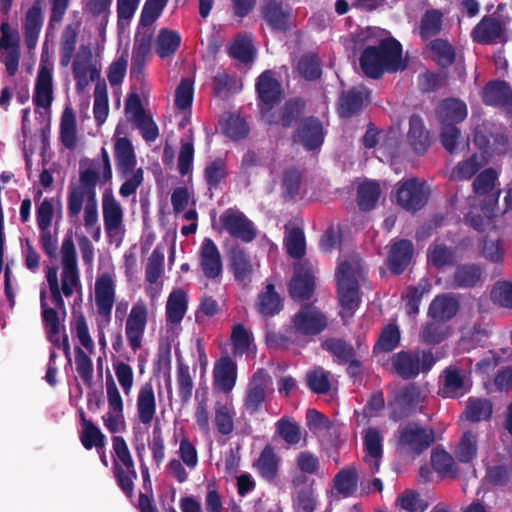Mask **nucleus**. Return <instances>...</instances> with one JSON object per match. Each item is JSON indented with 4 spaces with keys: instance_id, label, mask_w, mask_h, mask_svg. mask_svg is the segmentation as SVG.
<instances>
[{
    "instance_id": "1",
    "label": "nucleus",
    "mask_w": 512,
    "mask_h": 512,
    "mask_svg": "<svg viewBox=\"0 0 512 512\" xmlns=\"http://www.w3.org/2000/svg\"><path fill=\"white\" fill-rule=\"evenodd\" d=\"M99 181V173L93 168H82L80 162L79 184L69 186L67 198L68 216L72 218L78 217L86 198L84 207V225L86 229H90L98 222V206L96 198V186Z\"/></svg>"
},
{
    "instance_id": "2",
    "label": "nucleus",
    "mask_w": 512,
    "mask_h": 512,
    "mask_svg": "<svg viewBox=\"0 0 512 512\" xmlns=\"http://www.w3.org/2000/svg\"><path fill=\"white\" fill-rule=\"evenodd\" d=\"M359 64L363 73L372 79H380L385 72H397L407 67L402 61L401 43L392 37L380 40L377 46L366 47Z\"/></svg>"
},
{
    "instance_id": "3",
    "label": "nucleus",
    "mask_w": 512,
    "mask_h": 512,
    "mask_svg": "<svg viewBox=\"0 0 512 512\" xmlns=\"http://www.w3.org/2000/svg\"><path fill=\"white\" fill-rule=\"evenodd\" d=\"M361 276V266L358 262L342 261L335 272L337 297L342 308V319L354 316L359 308L361 298L359 294L358 277Z\"/></svg>"
},
{
    "instance_id": "4",
    "label": "nucleus",
    "mask_w": 512,
    "mask_h": 512,
    "mask_svg": "<svg viewBox=\"0 0 512 512\" xmlns=\"http://www.w3.org/2000/svg\"><path fill=\"white\" fill-rule=\"evenodd\" d=\"M393 372L404 380L416 378L420 373L429 372L436 363L431 350H402L392 355Z\"/></svg>"
},
{
    "instance_id": "5",
    "label": "nucleus",
    "mask_w": 512,
    "mask_h": 512,
    "mask_svg": "<svg viewBox=\"0 0 512 512\" xmlns=\"http://www.w3.org/2000/svg\"><path fill=\"white\" fill-rule=\"evenodd\" d=\"M112 446L116 455V459L113 460V474L117 485L127 498L132 499L134 496V480L137 479L132 455L122 436H113Z\"/></svg>"
},
{
    "instance_id": "6",
    "label": "nucleus",
    "mask_w": 512,
    "mask_h": 512,
    "mask_svg": "<svg viewBox=\"0 0 512 512\" xmlns=\"http://www.w3.org/2000/svg\"><path fill=\"white\" fill-rule=\"evenodd\" d=\"M435 441L433 428L411 421L399 428L398 446L402 452L419 456Z\"/></svg>"
},
{
    "instance_id": "7",
    "label": "nucleus",
    "mask_w": 512,
    "mask_h": 512,
    "mask_svg": "<svg viewBox=\"0 0 512 512\" xmlns=\"http://www.w3.org/2000/svg\"><path fill=\"white\" fill-rule=\"evenodd\" d=\"M62 272L61 289L65 297L73 295L74 289H81V281L77 265L76 249L72 232H68L61 245Z\"/></svg>"
},
{
    "instance_id": "8",
    "label": "nucleus",
    "mask_w": 512,
    "mask_h": 512,
    "mask_svg": "<svg viewBox=\"0 0 512 512\" xmlns=\"http://www.w3.org/2000/svg\"><path fill=\"white\" fill-rule=\"evenodd\" d=\"M396 202L399 206L409 212L421 210L428 202L429 190L425 183L418 178L412 177L396 184Z\"/></svg>"
},
{
    "instance_id": "9",
    "label": "nucleus",
    "mask_w": 512,
    "mask_h": 512,
    "mask_svg": "<svg viewBox=\"0 0 512 512\" xmlns=\"http://www.w3.org/2000/svg\"><path fill=\"white\" fill-rule=\"evenodd\" d=\"M291 330L303 336H316L328 326V318L313 304H304L291 318Z\"/></svg>"
},
{
    "instance_id": "10",
    "label": "nucleus",
    "mask_w": 512,
    "mask_h": 512,
    "mask_svg": "<svg viewBox=\"0 0 512 512\" xmlns=\"http://www.w3.org/2000/svg\"><path fill=\"white\" fill-rule=\"evenodd\" d=\"M425 395L418 383L409 382L394 394V400L389 403L390 418L399 421L410 416L424 402Z\"/></svg>"
},
{
    "instance_id": "11",
    "label": "nucleus",
    "mask_w": 512,
    "mask_h": 512,
    "mask_svg": "<svg viewBox=\"0 0 512 512\" xmlns=\"http://www.w3.org/2000/svg\"><path fill=\"white\" fill-rule=\"evenodd\" d=\"M472 388L471 373L456 366L446 367L440 376L438 395L442 398L458 399Z\"/></svg>"
},
{
    "instance_id": "12",
    "label": "nucleus",
    "mask_w": 512,
    "mask_h": 512,
    "mask_svg": "<svg viewBox=\"0 0 512 512\" xmlns=\"http://www.w3.org/2000/svg\"><path fill=\"white\" fill-rule=\"evenodd\" d=\"M509 18L496 17V13L485 15L473 27L471 39L474 43L482 45H491L501 42L505 39Z\"/></svg>"
},
{
    "instance_id": "13",
    "label": "nucleus",
    "mask_w": 512,
    "mask_h": 512,
    "mask_svg": "<svg viewBox=\"0 0 512 512\" xmlns=\"http://www.w3.org/2000/svg\"><path fill=\"white\" fill-rule=\"evenodd\" d=\"M222 228L235 239L242 242L250 243L256 236L257 232L253 222L246 215L233 208L226 209L219 217Z\"/></svg>"
},
{
    "instance_id": "14",
    "label": "nucleus",
    "mask_w": 512,
    "mask_h": 512,
    "mask_svg": "<svg viewBox=\"0 0 512 512\" xmlns=\"http://www.w3.org/2000/svg\"><path fill=\"white\" fill-rule=\"evenodd\" d=\"M370 91L364 85L344 90L338 97L336 111L340 118L350 119L360 115L370 103Z\"/></svg>"
},
{
    "instance_id": "15",
    "label": "nucleus",
    "mask_w": 512,
    "mask_h": 512,
    "mask_svg": "<svg viewBox=\"0 0 512 512\" xmlns=\"http://www.w3.org/2000/svg\"><path fill=\"white\" fill-rule=\"evenodd\" d=\"M271 385L272 378L264 369H258L253 374L248 383L243 403L245 411L250 416L261 410Z\"/></svg>"
},
{
    "instance_id": "16",
    "label": "nucleus",
    "mask_w": 512,
    "mask_h": 512,
    "mask_svg": "<svg viewBox=\"0 0 512 512\" xmlns=\"http://www.w3.org/2000/svg\"><path fill=\"white\" fill-rule=\"evenodd\" d=\"M260 16L274 32L285 33L292 26V9L281 0H264Z\"/></svg>"
},
{
    "instance_id": "17",
    "label": "nucleus",
    "mask_w": 512,
    "mask_h": 512,
    "mask_svg": "<svg viewBox=\"0 0 512 512\" xmlns=\"http://www.w3.org/2000/svg\"><path fill=\"white\" fill-rule=\"evenodd\" d=\"M255 91L258 99V106L262 112L272 109V107L280 102L282 97V86L275 77L273 70L267 69L263 71L256 79Z\"/></svg>"
},
{
    "instance_id": "18",
    "label": "nucleus",
    "mask_w": 512,
    "mask_h": 512,
    "mask_svg": "<svg viewBox=\"0 0 512 512\" xmlns=\"http://www.w3.org/2000/svg\"><path fill=\"white\" fill-rule=\"evenodd\" d=\"M127 117L141 130L142 137L147 142H153L159 135V130L153 119L146 114L138 94H129L125 102Z\"/></svg>"
},
{
    "instance_id": "19",
    "label": "nucleus",
    "mask_w": 512,
    "mask_h": 512,
    "mask_svg": "<svg viewBox=\"0 0 512 512\" xmlns=\"http://www.w3.org/2000/svg\"><path fill=\"white\" fill-rule=\"evenodd\" d=\"M293 141L300 143L307 151L319 149L324 142L322 122L314 116L302 118L293 135Z\"/></svg>"
},
{
    "instance_id": "20",
    "label": "nucleus",
    "mask_w": 512,
    "mask_h": 512,
    "mask_svg": "<svg viewBox=\"0 0 512 512\" xmlns=\"http://www.w3.org/2000/svg\"><path fill=\"white\" fill-rule=\"evenodd\" d=\"M315 291V276L307 263L295 267L289 283V295L295 301L310 300Z\"/></svg>"
},
{
    "instance_id": "21",
    "label": "nucleus",
    "mask_w": 512,
    "mask_h": 512,
    "mask_svg": "<svg viewBox=\"0 0 512 512\" xmlns=\"http://www.w3.org/2000/svg\"><path fill=\"white\" fill-rule=\"evenodd\" d=\"M147 308L143 303L132 306L125 325V334L131 349L136 352L142 346V339L147 325Z\"/></svg>"
},
{
    "instance_id": "22",
    "label": "nucleus",
    "mask_w": 512,
    "mask_h": 512,
    "mask_svg": "<svg viewBox=\"0 0 512 512\" xmlns=\"http://www.w3.org/2000/svg\"><path fill=\"white\" fill-rule=\"evenodd\" d=\"M199 264L203 275L209 280L221 278L223 262L217 245L211 238H205L199 250Z\"/></svg>"
},
{
    "instance_id": "23",
    "label": "nucleus",
    "mask_w": 512,
    "mask_h": 512,
    "mask_svg": "<svg viewBox=\"0 0 512 512\" xmlns=\"http://www.w3.org/2000/svg\"><path fill=\"white\" fill-rule=\"evenodd\" d=\"M42 0H36L25 13L23 18L24 42L29 51L37 46L38 39L44 23V14L41 6Z\"/></svg>"
},
{
    "instance_id": "24",
    "label": "nucleus",
    "mask_w": 512,
    "mask_h": 512,
    "mask_svg": "<svg viewBox=\"0 0 512 512\" xmlns=\"http://www.w3.org/2000/svg\"><path fill=\"white\" fill-rule=\"evenodd\" d=\"M115 301V284L112 277L104 273L95 282V303L99 315L110 321L111 311Z\"/></svg>"
},
{
    "instance_id": "25",
    "label": "nucleus",
    "mask_w": 512,
    "mask_h": 512,
    "mask_svg": "<svg viewBox=\"0 0 512 512\" xmlns=\"http://www.w3.org/2000/svg\"><path fill=\"white\" fill-rule=\"evenodd\" d=\"M237 381V363L228 355L218 359L213 368V384L224 393H230Z\"/></svg>"
},
{
    "instance_id": "26",
    "label": "nucleus",
    "mask_w": 512,
    "mask_h": 512,
    "mask_svg": "<svg viewBox=\"0 0 512 512\" xmlns=\"http://www.w3.org/2000/svg\"><path fill=\"white\" fill-rule=\"evenodd\" d=\"M229 264L235 281L247 286L252 281L253 265L250 255L240 245H234L229 251Z\"/></svg>"
},
{
    "instance_id": "27",
    "label": "nucleus",
    "mask_w": 512,
    "mask_h": 512,
    "mask_svg": "<svg viewBox=\"0 0 512 512\" xmlns=\"http://www.w3.org/2000/svg\"><path fill=\"white\" fill-rule=\"evenodd\" d=\"M40 307L42 322L48 340L55 348H62V338L59 336L61 330V319L59 317V313L53 309V307L48 305L46 290L44 288L40 291Z\"/></svg>"
},
{
    "instance_id": "28",
    "label": "nucleus",
    "mask_w": 512,
    "mask_h": 512,
    "mask_svg": "<svg viewBox=\"0 0 512 512\" xmlns=\"http://www.w3.org/2000/svg\"><path fill=\"white\" fill-rule=\"evenodd\" d=\"M114 158L116 169L120 176L126 178L135 171L137 158L129 138L120 137L115 140Z\"/></svg>"
},
{
    "instance_id": "29",
    "label": "nucleus",
    "mask_w": 512,
    "mask_h": 512,
    "mask_svg": "<svg viewBox=\"0 0 512 512\" xmlns=\"http://www.w3.org/2000/svg\"><path fill=\"white\" fill-rule=\"evenodd\" d=\"M364 461L373 473H377L383 456V437L375 427H369L363 433Z\"/></svg>"
},
{
    "instance_id": "30",
    "label": "nucleus",
    "mask_w": 512,
    "mask_h": 512,
    "mask_svg": "<svg viewBox=\"0 0 512 512\" xmlns=\"http://www.w3.org/2000/svg\"><path fill=\"white\" fill-rule=\"evenodd\" d=\"M436 115L441 126H457L467 117V106L461 100L447 98L440 102Z\"/></svg>"
},
{
    "instance_id": "31",
    "label": "nucleus",
    "mask_w": 512,
    "mask_h": 512,
    "mask_svg": "<svg viewBox=\"0 0 512 512\" xmlns=\"http://www.w3.org/2000/svg\"><path fill=\"white\" fill-rule=\"evenodd\" d=\"M53 101L52 70L40 64L35 82L33 103L39 108H49Z\"/></svg>"
},
{
    "instance_id": "32",
    "label": "nucleus",
    "mask_w": 512,
    "mask_h": 512,
    "mask_svg": "<svg viewBox=\"0 0 512 512\" xmlns=\"http://www.w3.org/2000/svg\"><path fill=\"white\" fill-rule=\"evenodd\" d=\"M407 139L412 150L418 155L425 154L431 145L430 132L426 129L423 119L417 114L409 118Z\"/></svg>"
},
{
    "instance_id": "33",
    "label": "nucleus",
    "mask_w": 512,
    "mask_h": 512,
    "mask_svg": "<svg viewBox=\"0 0 512 512\" xmlns=\"http://www.w3.org/2000/svg\"><path fill=\"white\" fill-rule=\"evenodd\" d=\"M413 244L410 240L395 241L389 250L388 263L392 273L399 275L405 271L413 256Z\"/></svg>"
},
{
    "instance_id": "34",
    "label": "nucleus",
    "mask_w": 512,
    "mask_h": 512,
    "mask_svg": "<svg viewBox=\"0 0 512 512\" xmlns=\"http://www.w3.org/2000/svg\"><path fill=\"white\" fill-rule=\"evenodd\" d=\"M482 100L489 106L507 107L512 104V89L503 80L490 81L483 88Z\"/></svg>"
},
{
    "instance_id": "35",
    "label": "nucleus",
    "mask_w": 512,
    "mask_h": 512,
    "mask_svg": "<svg viewBox=\"0 0 512 512\" xmlns=\"http://www.w3.org/2000/svg\"><path fill=\"white\" fill-rule=\"evenodd\" d=\"M255 307L257 312L265 318L273 317L283 310V299L276 291L274 284H267L258 294Z\"/></svg>"
},
{
    "instance_id": "36",
    "label": "nucleus",
    "mask_w": 512,
    "mask_h": 512,
    "mask_svg": "<svg viewBox=\"0 0 512 512\" xmlns=\"http://www.w3.org/2000/svg\"><path fill=\"white\" fill-rule=\"evenodd\" d=\"M458 299L450 294L437 295L430 303L428 308V316L433 320L449 321L459 311Z\"/></svg>"
},
{
    "instance_id": "37",
    "label": "nucleus",
    "mask_w": 512,
    "mask_h": 512,
    "mask_svg": "<svg viewBox=\"0 0 512 512\" xmlns=\"http://www.w3.org/2000/svg\"><path fill=\"white\" fill-rule=\"evenodd\" d=\"M483 282V269L478 264L458 265L452 276V286L457 289L474 288Z\"/></svg>"
},
{
    "instance_id": "38",
    "label": "nucleus",
    "mask_w": 512,
    "mask_h": 512,
    "mask_svg": "<svg viewBox=\"0 0 512 512\" xmlns=\"http://www.w3.org/2000/svg\"><path fill=\"white\" fill-rule=\"evenodd\" d=\"M102 210L106 232L111 233L117 230L122 223L123 211L111 190H106L103 193Z\"/></svg>"
},
{
    "instance_id": "39",
    "label": "nucleus",
    "mask_w": 512,
    "mask_h": 512,
    "mask_svg": "<svg viewBox=\"0 0 512 512\" xmlns=\"http://www.w3.org/2000/svg\"><path fill=\"white\" fill-rule=\"evenodd\" d=\"M280 457L276 454L271 445H266L260 453L259 458L254 463L260 476L269 481H274L278 476Z\"/></svg>"
},
{
    "instance_id": "40",
    "label": "nucleus",
    "mask_w": 512,
    "mask_h": 512,
    "mask_svg": "<svg viewBox=\"0 0 512 512\" xmlns=\"http://www.w3.org/2000/svg\"><path fill=\"white\" fill-rule=\"evenodd\" d=\"M188 309V297L186 292L177 288L171 291L166 302V321L178 324L184 318Z\"/></svg>"
},
{
    "instance_id": "41",
    "label": "nucleus",
    "mask_w": 512,
    "mask_h": 512,
    "mask_svg": "<svg viewBox=\"0 0 512 512\" xmlns=\"http://www.w3.org/2000/svg\"><path fill=\"white\" fill-rule=\"evenodd\" d=\"M137 412L139 421L150 424L156 412V400L151 383H145L139 390L137 398Z\"/></svg>"
},
{
    "instance_id": "42",
    "label": "nucleus",
    "mask_w": 512,
    "mask_h": 512,
    "mask_svg": "<svg viewBox=\"0 0 512 512\" xmlns=\"http://www.w3.org/2000/svg\"><path fill=\"white\" fill-rule=\"evenodd\" d=\"M82 429L79 434L81 444L86 450H91L95 447L97 450H102L106 446V436L102 433L100 428L96 426L91 420L85 418L84 413L81 414Z\"/></svg>"
},
{
    "instance_id": "43",
    "label": "nucleus",
    "mask_w": 512,
    "mask_h": 512,
    "mask_svg": "<svg viewBox=\"0 0 512 512\" xmlns=\"http://www.w3.org/2000/svg\"><path fill=\"white\" fill-rule=\"evenodd\" d=\"M493 413V403L487 398L469 397L463 412L466 420L481 422L490 420Z\"/></svg>"
},
{
    "instance_id": "44",
    "label": "nucleus",
    "mask_w": 512,
    "mask_h": 512,
    "mask_svg": "<svg viewBox=\"0 0 512 512\" xmlns=\"http://www.w3.org/2000/svg\"><path fill=\"white\" fill-rule=\"evenodd\" d=\"M60 141L62 145L73 150L77 143V122L72 107L66 106L60 119Z\"/></svg>"
},
{
    "instance_id": "45",
    "label": "nucleus",
    "mask_w": 512,
    "mask_h": 512,
    "mask_svg": "<svg viewBox=\"0 0 512 512\" xmlns=\"http://www.w3.org/2000/svg\"><path fill=\"white\" fill-rule=\"evenodd\" d=\"M358 480L357 469L354 466L345 467L334 476V488L343 497H351L357 491Z\"/></svg>"
},
{
    "instance_id": "46",
    "label": "nucleus",
    "mask_w": 512,
    "mask_h": 512,
    "mask_svg": "<svg viewBox=\"0 0 512 512\" xmlns=\"http://www.w3.org/2000/svg\"><path fill=\"white\" fill-rule=\"evenodd\" d=\"M79 25L68 24L61 35L59 49V63L62 67H67L76 49Z\"/></svg>"
},
{
    "instance_id": "47",
    "label": "nucleus",
    "mask_w": 512,
    "mask_h": 512,
    "mask_svg": "<svg viewBox=\"0 0 512 512\" xmlns=\"http://www.w3.org/2000/svg\"><path fill=\"white\" fill-rule=\"evenodd\" d=\"M431 465L443 477L455 478L458 475V467L453 456L442 447H436L432 450Z\"/></svg>"
},
{
    "instance_id": "48",
    "label": "nucleus",
    "mask_w": 512,
    "mask_h": 512,
    "mask_svg": "<svg viewBox=\"0 0 512 512\" xmlns=\"http://www.w3.org/2000/svg\"><path fill=\"white\" fill-rule=\"evenodd\" d=\"M321 347L330 353L338 364L347 363L351 358L356 356L354 347L341 338L330 337L325 339Z\"/></svg>"
},
{
    "instance_id": "49",
    "label": "nucleus",
    "mask_w": 512,
    "mask_h": 512,
    "mask_svg": "<svg viewBox=\"0 0 512 512\" xmlns=\"http://www.w3.org/2000/svg\"><path fill=\"white\" fill-rule=\"evenodd\" d=\"M228 54L231 58L243 64L252 63L255 59L256 50L251 37L247 35L237 36L230 44Z\"/></svg>"
},
{
    "instance_id": "50",
    "label": "nucleus",
    "mask_w": 512,
    "mask_h": 512,
    "mask_svg": "<svg viewBox=\"0 0 512 512\" xmlns=\"http://www.w3.org/2000/svg\"><path fill=\"white\" fill-rule=\"evenodd\" d=\"M433 54V60L442 67H450L456 60V52L453 45L446 39L436 38L428 45Z\"/></svg>"
},
{
    "instance_id": "51",
    "label": "nucleus",
    "mask_w": 512,
    "mask_h": 512,
    "mask_svg": "<svg viewBox=\"0 0 512 512\" xmlns=\"http://www.w3.org/2000/svg\"><path fill=\"white\" fill-rule=\"evenodd\" d=\"M478 452L477 436L472 431H466L460 438L459 443L454 449L456 459L463 464L471 463Z\"/></svg>"
},
{
    "instance_id": "52",
    "label": "nucleus",
    "mask_w": 512,
    "mask_h": 512,
    "mask_svg": "<svg viewBox=\"0 0 512 512\" xmlns=\"http://www.w3.org/2000/svg\"><path fill=\"white\" fill-rule=\"evenodd\" d=\"M296 70L306 81H316L322 76L321 60L315 53H305L299 58Z\"/></svg>"
},
{
    "instance_id": "53",
    "label": "nucleus",
    "mask_w": 512,
    "mask_h": 512,
    "mask_svg": "<svg viewBox=\"0 0 512 512\" xmlns=\"http://www.w3.org/2000/svg\"><path fill=\"white\" fill-rule=\"evenodd\" d=\"M381 195V189L376 181H365L358 186L357 204L362 211L375 208Z\"/></svg>"
},
{
    "instance_id": "54",
    "label": "nucleus",
    "mask_w": 512,
    "mask_h": 512,
    "mask_svg": "<svg viewBox=\"0 0 512 512\" xmlns=\"http://www.w3.org/2000/svg\"><path fill=\"white\" fill-rule=\"evenodd\" d=\"M443 13L439 9H428L423 14L420 21V36L423 40H428L437 36L442 31Z\"/></svg>"
},
{
    "instance_id": "55",
    "label": "nucleus",
    "mask_w": 512,
    "mask_h": 512,
    "mask_svg": "<svg viewBox=\"0 0 512 512\" xmlns=\"http://www.w3.org/2000/svg\"><path fill=\"white\" fill-rule=\"evenodd\" d=\"M214 423L219 434L229 435L234 430V408L230 404L216 402L214 406Z\"/></svg>"
},
{
    "instance_id": "56",
    "label": "nucleus",
    "mask_w": 512,
    "mask_h": 512,
    "mask_svg": "<svg viewBox=\"0 0 512 512\" xmlns=\"http://www.w3.org/2000/svg\"><path fill=\"white\" fill-rule=\"evenodd\" d=\"M181 44V36L177 31L163 28L157 37L156 53L162 59L176 53Z\"/></svg>"
},
{
    "instance_id": "57",
    "label": "nucleus",
    "mask_w": 512,
    "mask_h": 512,
    "mask_svg": "<svg viewBox=\"0 0 512 512\" xmlns=\"http://www.w3.org/2000/svg\"><path fill=\"white\" fill-rule=\"evenodd\" d=\"M428 261L436 268L453 266L456 263V248L434 243L428 249Z\"/></svg>"
},
{
    "instance_id": "58",
    "label": "nucleus",
    "mask_w": 512,
    "mask_h": 512,
    "mask_svg": "<svg viewBox=\"0 0 512 512\" xmlns=\"http://www.w3.org/2000/svg\"><path fill=\"white\" fill-rule=\"evenodd\" d=\"M305 101L301 98H290L288 99L282 108L279 123L284 128H290L294 126L305 110Z\"/></svg>"
},
{
    "instance_id": "59",
    "label": "nucleus",
    "mask_w": 512,
    "mask_h": 512,
    "mask_svg": "<svg viewBox=\"0 0 512 512\" xmlns=\"http://www.w3.org/2000/svg\"><path fill=\"white\" fill-rule=\"evenodd\" d=\"M400 338V330L396 324L385 325L373 347L374 353L393 351L399 345Z\"/></svg>"
},
{
    "instance_id": "60",
    "label": "nucleus",
    "mask_w": 512,
    "mask_h": 512,
    "mask_svg": "<svg viewBox=\"0 0 512 512\" xmlns=\"http://www.w3.org/2000/svg\"><path fill=\"white\" fill-rule=\"evenodd\" d=\"M94 119L97 125H102L109 114V100L105 82H97L94 89Z\"/></svg>"
},
{
    "instance_id": "61",
    "label": "nucleus",
    "mask_w": 512,
    "mask_h": 512,
    "mask_svg": "<svg viewBox=\"0 0 512 512\" xmlns=\"http://www.w3.org/2000/svg\"><path fill=\"white\" fill-rule=\"evenodd\" d=\"M227 175V165L225 160L222 158H216L207 164L204 169V180L210 191L217 189Z\"/></svg>"
},
{
    "instance_id": "62",
    "label": "nucleus",
    "mask_w": 512,
    "mask_h": 512,
    "mask_svg": "<svg viewBox=\"0 0 512 512\" xmlns=\"http://www.w3.org/2000/svg\"><path fill=\"white\" fill-rule=\"evenodd\" d=\"M177 386L182 403H188L192 397L194 384L189 366L180 357L177 358Z\"/></svg>"
},
{
    "instance_id": "63",
    "label": "nucleus",
    "mask_w": 512,
    "mask_h": 512,
    "mask_svg": "<svg viewBox=\"0 0 512 512\" xmlns=\"http://www.w3.org/2000/svg\"><path fill=\"white\" fill-rule=\"evenodd\" d=\"M223 133L231 140L243 139L249 134V126L244 118L238 114H229L222 125Z\"/></svg>"
},
{
    "instance_id": "64",
    "label": "nucleus",
    "mask_w": 512,
    "mask_h": 512,
    "mask_svg": "<svg viewBox=\"0 0 512 512\" xmlns=\"http://www.w3.org/2000/svg\"><path fill=\"white\" fill-rule=\"evenodd\" d=\"M305 381L307 387L315 394H326L331 389L330 372L321 367L308 371Z\"/></svg>"
}]
</instances>
